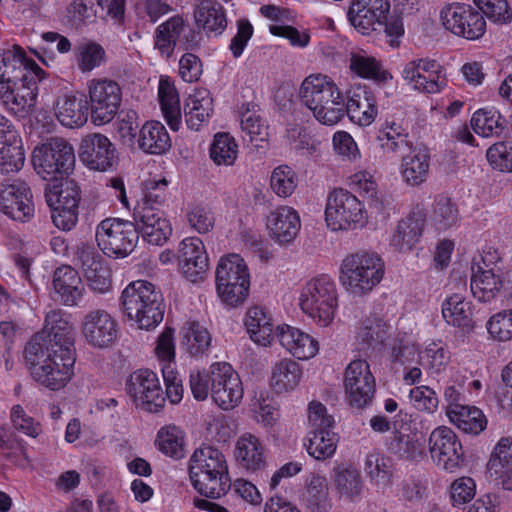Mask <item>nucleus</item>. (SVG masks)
<instances>
[{"mask_svg": "<svg viewBox=\"0 0 512 512\" xmlns=\"http://www.w3.org/2000/svg\"><path fill=\"white\" fill-rule=\"evenodd\" d=\"M344 92L334 77L323 72L306 75L299 87L298 98L301 104L321 125L329 126Z\"/></svg>", "mask_w": 512, "mask_h": 512, "instance_id": "0eeeda50", "label": "nucleus"}, {"mask_svg": "<svg viewBox=\"0 0 512 512\" xmlns=\"http://www.w3.org/2000/svg\"><path fill=\"white\" fill-rule=\"evenodd\" d=\"M476 307L471 299L463 293L448 295L441 304L444 322L462 331H471L475 327Z\"/></svg>", "mask_w": 512, "mask_h": 512, "instance_id": "f704fd0d", "label": "nucleus"}, {"mask_svg": "<svg viewBox=\"0 0 512 512\" xmlns=\"http://www.w3.org/2000/svg\"><path fill=\"white\" fill-rule=\"evenodd\" d=\"M104 47L93 40H83L74 48V61L81 73H90L106 62Z\"/></svg>", "mask_w": 512, "mask_h": 512, "instance_id": "e2e57ef3", "label": "nucleus"}, {"mask_svg": "<svg viewBox=\"0 0 512 512\" xmlns=\"http://www.w3.org/2000/svg\"><path fill=\"white\" fill-rule=\"evenodd\" d=\"M236 464L248 473H255L265 467V447L260 438L250 432L238 436L234 444Z\"/></svg>", "mask_w": 512, "mask_h": 512, "instance_id": "58836bf2", "label": "nucleus"}, {"mask_svg": "<svg viewBox=\"0 0 512 512\" xmlns=\"http://www.w3.org/2000/svg\"><path fill=\"white\" fill-rule=\"evenodd\" d=\"M50 110L54 119L64 128L79 129L88 122V101L69 87H63L55 93Z\"/></svg>", "mask_w": 512, "mask_h": 512, "instance_id": "4be33fe9", "label": "nucleus"}, {"mask_svg": "<svg viewBox=\"0 0 512 512\" xmlns=\"http://www.w3.org/2000/svg\"><path fill=\"white\" fill-rule=\"evenodd\" d=\"M400 77L410 90L423 94L440 93L447 85L446 70L437 60L422 57L405 62Z\"/></svg>", "mask_w": 512, "mask_h": 512, "instance_id": "2eb2a0df", "label": "nucleus"}, {"mask_svg": "<svg viewBox=\"0 0 512 512\" xmlns=\"http://www.w3.org/2000/svg\"><path fill=\"white\" fill-rule=\"evenodd\" d=\"M338 443L339 437L332 429L308 430L303 446L313 459L326 461L334 457Z\"/></svg>", "mask_w": 512, "mask_h": 512, "instance_id": "603ef678", "label": "nucleus"}, {"mask_svg": "<svg viewBox=\"0 0 512 512\" xmlns=\"http://www.w3.org/2000/svg\"><path fill=\"white\" fill-rule=\"evenodd\" d=\"M185 29L182 17L174 16L161 23L154 33V48L163 58H169L176 47L177 41Z\"/></svg>", "mask_w": 512, "mask_h": 512, "instance_id": "052dcab7", "label": "nucleus"}, {"mask_svg": "<svg viewBox=\"0 0 512 512\" xmlns=\"http://www.w3.org/2000/svg\"><path fill=\"white\" fill-rule=\"evenodd\" d=\"M82 273L87 286L95 293L106 294L112 290V275L107 263L94 252L81 256Z\"/></svg>", "mask_w": 512, "mask_h": 512, "instance_id": "a18cd8bd", "label": "nucleus"}, {"mask_svg": "<svg viewBox=\"0 0 512 512\" xmlns=\"http://www.w3.org/2000/svg\"><path fill=\"white\" fill-rule=\"evenodd\" d=\"M439 22L445 31L469 41L479 40L486 33L484 17L465 3L444 4L439 10Z\"/></svg>", "mask_w": 512, "mask_h": 512, "instance_id": "4468645a", "label": "nucleus"}, {"mask_svg": "<svg viewBox=\"0 0 512 512\" xmlns=\"http://www.w3.org/2000/svg\"><path fill=\"white\" fill-rule=\"evenodd\" d=\"M385 265L379 255L369 251L347 254L339 266V282L353 297H364L382 281Z\"/></svg>", "mask_w": 512, "mask_h": 512, "instance_id": "6e6552de", "label": "nucleus"}, {"mask_svg": "<svg viewBox=\"0 0 512 512\" xmlns=\"http://www.w3.org/2000/svg\"><path fill=\"white\" fill-rule=\"evenodd\" d=\"M33 75L37 79H46L47 73L31 58H28L24 49L13 45L0 50V82L14 80L22 75Z\"/></svg>", "mask_w": 512, "mask_h": 512, "instance_id": "2f4dec72", "label": "nucleus"}, {"mask_svg": "<svg viewBox=\"0 0 512 512\" xmlns=\"http://www.w3.org/2000/svg\"><path fill=\"white\" fill-rule=\"evenodd\" d=\"M262 223L269 239L280 246L292 244L302 227L299 212L286 204L268 210L262 218Z\"/></svg>", "mask_w": 512, "mask_h": 512, "instance_id": "412c9836", "label": "nucleus"}, {"mask_svg": "<svg viewBox=\"0 0 512 512\" xmlns=\"http://www.w3.org/2000/svg\"><path fill=\"white\" fill-rule=\"evenodd\" d=\"M88 106L91 121L96 126L110 123L117 115L122 90L119 84L108 78H93L87 82Z\"/></svg>", "mask_w": 512, "mask_h": 512, "instance_id": "dca6fc26", "label": "nucleus"}, {"mask_svg": "<svg viewBox=\"0 0 512 512\" xmlns=\"http://www.w3.org/2000/svg\"><path fill=\"white\" fill-rule=\"evenodd\" d=\"M328 127L341 123L345 117L360 129L372 126L380 114L378 99L371 89L360 86L343 94Z\"/></svg>", "mask_w": 512, "mask_h": 512, "instance_id": "9d476101", "label": "nucleus"}, {"mask_svg": "<svg viewBox=\"0 0 512 512\" xmlns=\"http://www.w3.org/2000/svg\"><path fill=\"white\" fill-rule=\"evenodd\" d=\"M425 225V209L418 204L399 221L391 238V245L401 252L412 250L419 242Z\"/></svg>", "mask_w": 512, "mask_h": 512, "instance_id": "72a5a7b5", "label": "nucleus"}, {"mask_svg": "<svg viewBox=\"0 0 512 512\" xmlns=\"http://www.w3.org/2000/svg\"><path fill=\"white\" fill-rule=\"evenodd\" d=\"M188 471L193 488L206 498L219 499L229 491L228 463L218 448L203 445L195 449L188 462Z\"/></svg>", "mask_w": 512, "mask_h": 512, "instance_id": "7ed1b4c3", "label": "nucleus"}, {"mask_svg": "<svg viewBox=\"0 0 512 512\" xmlns=\"http://www.w3.org/2000/svg\"><path fill=\"white\" fill-rule=\"evenodd\" d=\"M157 100L161 114L172 131L182 127V112L179 92L175 82L168 76H160L157 88Z\"/></svg>", "mask_w": 512, "mask_h": 512, "instance_id": "79ce46f5", "label": "nucleus"}, {"mask_svg": "<svg viewBox=\"0 0 512 512\" xmlns=\"http://www.w3.org/2000/svg\"><path fill=\"white\" fill-rule=\"evenodd\" d=\"M483 264L472 267L470 289L476 300L491 303L501 296L504 297V281L493 269Z\"/></svg>", "mask_w": 512, "mask_h": 512, "instance_id": "ea45409f", "label": "nucleus"}, {"mask_svg": "<svg viewBox=\"0 0 512 512\" xmlns=\"http://www.w3.org/2000/svg\"><path fill=\"white\" fill-rule=\"evenodd\" d=\"M364 471L372 485L385 489L391 485L393 477L392 459L378 451H371L365 455Z\"/></svg>", "mask_w": 512, "mask_h": 512, "instance_id": "13d9d810", "label": "nucleus"}, {"mask_svg": "<svg viewBox=\"0 0 512 512\" xmlns=\"http://www.w3.org/2000/svg\"><path fill=\"white\" fill-rule=\"evenodd\" d=\"M121 309L130 326L139 330L155 329L163 320L162 295L146 280L129 283L122 291Z\"/></svg>", "mask_w": 512, "mask_h": 512, "instance_id": "39448f33", "label": "nucleus"}, {"mask_svg": "<svg viewBox=\"0 0 512 512\" xmlns=\"http://www.w3.org/2000/svg\"><path fill=\"white\" fill-rule=\"evenodd\" d=\"M99 249L107 256L125 258L138 244V231L132 221L106 218L95 229Z\"/></svg>", "mask_w": 512, "mask_h": 512, "instance_id": "ddd939ff", "label": "nucleus"}, {"mask_svg": "<svg viewBox=\"0 0 512 512\" xmlns=\"http://www.w3.org/2000/svg\"><path fill=\"white\" fill-rule=\"evenodd\" d=\"M177 261L180 273L188 281H203L209 269V256L202 239L196 236L182 239L177 248Z\"/></svg>", "mask_w": 512, "mask_h": 512, "instance_id": "5701e85b", "label": "nucleus"}, {"mask_svg": "<svg viewBox=\"0 0 512 512\" xmlns=\"http://www.w3.org/2000/svg\"><path fill=\"white\" fill-rule=\"evenodd\" d=\"M190 389L197 401L209 396L224 411L238 407L244 397V387L239 374L227 362L212 363L207 370L190 374Z\"/></svg>", "mask_w": 512, "mask_h": 512, "instance_id": "f03ea898", "label": "nucleus"}, {"mask_svg": "<svg viewBox=\"0 0 512 512\" xmlns=\"http://www.w3.org/2000/svg\"><path fill=\"white\" fill-rule=\"evenodd\" d=\"M512 466V437H500L493 446L488 461L486 471L491 478L495 477L505 469Z\"/></svg>", "mask_w": 512, "mask_h": 512, "instance_id": "774afa93", "label": "nucleus"}, {"mask_svg": "<svg viewBox=\"0 0 512 512\" xmlns=\"http://www.w3.org/2000/svg\"><path fill=\"white\" fill-rule=\"evenodd\" d=\"M82 334L92 347L108 348L118 337V324L109 312L102 309L92 310L83 319Z\"/></svg>", "mask_w": 512, "mask_h": 512, "instance_id": "c756f323", "label": "nucleus"}, {"mask_svg": "<svg viewBox=\"0 0 512 512\" xmlns=\"http://www.w3.org/2000/svg\"><path fill=\"white\" fill-rule=\"evenodd\" d=\"M41 342L47 346L69 345L73 347L72 325L66 315L60 310L50 311L45 318V324L41 332Z\"/></svg>", "mask_w": 512, "mask_h": 512, "instance_id": "8fccbe9b", "label": "nucleus"}, {"mask_svg": "<svg viewBox=\"0 0 512 512\" xmlns=\"http://www.w3.org/2000/svg\"><path fill=\"white\" fill-rule=\"evenodd\" d=\"M446 416L450 423L467 434L479 435L487 427L484 412L472 405H453L446 407Z\"/></svg>", "mask_w": 512, "mask_h": 512, "instance_id": "de8ad7c7", "label": "nucleus"}, {"mask_svg": "<svg viewBox=\"0 0 512 512\" xmlns=\"http://www.w3.org/2000/svg\"><path fill=\"white\" fill-rule=\"evenodd\" d=\"M302 499L312 511H327L330 507V502L326 477L320 473H310L305 480Z\"/></svg>", "mask_w": 512, "mask_h": 512, "instance_id": "680f3d73", "label": "nucleus"}, {"mask_svg": "<svg viewBox=\"0 0 512 512\" xmlns=\"http://www.w3.org/2000/svg\"><path fill=\"white\" fill-rule=\"evenodd\" d=\"M432 463L441 471L458 472L465 464L463 446L456 433L447 426L434 428L428 438Z\"/></svg>", "mask_w": 512, "mask_h": 512, "instance_id": "f3484780", "label": "nucleus"}, {"mask_svg": "<svg viewBox=\"0 0 512 512\" xmlns=\"http://www.w3.org/2000/svg\"><path fill=\"white\" fill-rule=\"evenodd\" d=\"M154 446L166 457L175 460L182 459L187 448L186 433L180 426L166 424L157 431Z\"/></svg>", "mask_w": 512, "mask_h": 512, "instance_id": "3c124183", "label": "nucleus"}, {"mask_svg": "<svg viewBox=\"0 0 512 512\" xmlns=\"http://www.w3.org/2000/svg\"><path fill=\"white\" fill-rule=\"evenodd\" d=\"M450 352L439 340H430L424 343L418 353V362L428 374H440L448 366Z\"/></svg>", "mask_w": 512, "mask_h": 512, "instance_id": "69168bd1", "label": "nucleus"}, {"mask_svg": "<svg viewBox=\"0 0 512 512\" xmlns=\"http://www.w3.org/2000/svg\"><path fill=\"white\" fill-rule=\"evenodd\" d=\"M276 339L295 361H309L320 351V343L315 336L286 323H280L277 326Z\"/></svg>", "mask_w": 512, "mask_h": 512, "instance_id": "bb28decb", "label": "nucleus"}, {"mask_svg": "<svg viewBox=\"0 0 512 512\" xmlns=\"http://www.w3.org/2000/svg\"><path fill=\"white\" fill-rule=\"evenodd\" d=\"M197 27L207 35H220L227 26L224 8L212 0H203L194 11Z\"/></svg>", "mask_w": 512, "mask_h": 512, "instance_id": "5fc2aeb1", "label": "nucleus"}, {"mask_svg": "<svg viewBox=\"0 0 512 512\" xmlns=\"http://www.w3.org/2000/svg\"><path fill=\"white\" fill-rule=\"evenodd\" d=\"M323 217L329 232L348 234L362 230L369 214L365 203L352 191L334 188L327 194Z\"/></svg>", "mask_w": 512, "mask_h": 512, "instance_id": "1a4fd4ad", "label": "nucleus"}, {"mask_svg": "<svg viewBox=\"0 0 512 512\" xmlns=\"http://www.w3.org/2000/svg\"><path fill=\"white\" fill-rule=\"evenodd\" d=\"M172 146L170 135L158 120L146 121L139 130L136 149L151 155H162Z\"/></svg>", "mask_w": 512, "mask_h": 512, "instance_id": "49530a36", "label": "nucleus"}, {"mask_svg": "<svg viewBox=\"0 0 512 512\" xmlns=\"http://www.w3.org/2000/svg\"><path fill=\"white\" fill-rule=\"evenodd\" d=\"M407 136L408 133L401 121L386 118L379 126L376 140L384 152L396 153L406 142Z\"/></svg>", "mask_w": 512, "mask_h": 512, "instance_id": "338daca9", "label": "nucleus"}, {"mask_svg": "<svg viewBox=\"0 0 512 512\" xmlns=\"http://www.w3.org/2000/svg\"><path fill=\"white\" fill-rule=\"evenodd\" d=\"M79 156L89 169L101 172L112 169L118 158L114 144L100 133L88 134L82 139Z\"/></svg>", "mask_w": 512, "mask_h": 512, "instance_id": "cd10ccee", "label": "nucleus"}, {"mask_svg": "<svg viewBox=\"0 0 512 512\" xmlns=\"http://www.w3.org/2000/svg\"><path fill=\"white\" fill-rule=\"evenodd\" d=\"M304 378L302 366L292 358H282L271 366L269 387L276 395H290L299 389Z\"/></svg>", "mask_w": 512, "mask_h": 512, "instance_id": "c9c22d12", "label": "nucleus"}, {"mask_svg": "<svg viewBox=\"0 0 512 512\" xmlns=\"http://www.w3.org/2000/svg\"><path fill=\"white\" fill-rule=\"evenodd\" d=\"M53 288L59 300L69 306L76 305L85 290L78 272L70 266H62L56 269L53 277Z\"/></svg>", "mask_w": 512, "mask_h": 512, "instance_id": "09e8293b", "label": "nucleus"}, {"mask_svg": "<svg viewBox=\"0 0 512 512\" xmlns=\"http://www.w3.org/2000/svg\"><path fill=\"white\" fill-rule=\"evenodd\" d=\"M33 75H22L18 79L0 82V100L8 112L19 118L27 117L35 108L39 88Z\"/></svg>", "mask_w": 512, "mask_h": 512, "instance_id": "a211bd4d", "label": "nucleus"}, {"mask_svg": "<svg viewBox=\"0 0 512 512\" xmlns=\"http://www.w3.org/2000/svg\"><path fill=\"white\" fill-rule=\"evenodd\" d=\"M214 114V99L206 88L194 89L184 101V118L189 130L198 132Z\"/></svg>", "mask_w": 512, "mask_h": 512, "instance_id": "e433bc0d", "label": "nucleus"}, {"mask_svg": "<svg viewBox=\"0 0 512 512\" xmlns=\"http://www.w3.org/2000/svg\"><path fill=\"white\" fill-rule=\"evenodd\" d=\"M125 389L134 405L148 413H158L165 405V396L157 374L148 369L132 372Z\"/></svg>", "mask_w": 512, "mask_h": 512, "instance_id": "6ab92c4d", "label": "nucleus"}, {"mask_svg": "<svg viewBox=\"0 0 512 512\" xmlns=\"http://www.w3.org/2000/svg\"><path fill=\"white\" fill-rule=\"evenodd\" d=\"M243 325L249 339L255 345L266 348L276 339L279 324L275 323L273 315L266 308L253 305L246 310Z\"/></svg>", "mask_w": 512, "mask_h": 512, "instance_id": "473e14b6", "label": "nucleus"}, {"mask_svg": "<svg viewBox=\"0 0 512 512\" xmlns=\"http://www.w3.org/2000/svg\"><path fill=\"white\" fill-rule=\"evenodd\" d=\"M45 190L54 225L64 231L71 230L78 220L79 187L65 177L52 179Z\"/></svg>", "mask_w": 512, "mask_h": 512, "instance_id": "9b49d317", "label": "nucleus"}, {"mask_svg": "<svg viewBox=\"0 0 512 512\" xmlns=\"http://www.w3.org/2000/svg\"><path fill=\"white\" fill-rule=\"evenodd\" d=\"M0 211L16 221L30 220L35 207L28 185L22 181L0 184Z\"/></svg>", "mask_w": 512, "mask_h": 512, "instance_id": "393cba45", "label": "nucleus"}, {"mask_svg": "<svg viewBox=\"0 0 512 512\" xmlns=\"http://www.w3.org/2000/svg\"><path fill=\"white\" fill-rule=\"evenodd\" d=\"M349 69L357 77L373 81L382 87L389 86L394 79L392 72L380 59L363 50L350 54Z\"/></svg>", "mask_w": 512, "mask_h": 512, "instance_id": "a19ab883", "label": "nucleus"}, {"mask_svg": "<svg viewBox=\"0 0 512 512\" xmlns=\"http://www.w3.org/2000/svg\"><path fill=\"white\" fill-rule=\"evenodd\" d=\"M24 162L22 139L12 122L0 114V172H18Z\"/></svg>", "mask_w": 512, "mask_h": 512, "instance_id": "7c9ffc66", "label": "nucleus"}, {"mask_svg": "<svg viewBox=\"0 0 512 512\" xmlns=\"http://www.w3.org/2000/svg\"><path fill=\"white\" fill-rule=\"evenodd\" d=\"M240 127L249 141L256 147H263L269 138V127L256 106L249 104L242 107Z\"/></svg>", "mask_w": 512, "mask_h": 512, "instance_id": "bf43d9fd", "label": "nucleus"}, {"mask_svg": "<svg viewBox=\"0 0 512 512\" xmlns=\"http://www.w3.org/2000/svg\"><path fill=\"white\" fill-rule=\"evenodd\" d=\"M171 178L167 175H150L141 183V194L134 207H160L168 197Z\"/></svg>", "mask_w": 512, "mask_h": 512, "instance_id": "4d7b16f0", "label": "nucleus"}, {"mask_svg": "<svg viewBox=\"0 0 512 512\" xmlns=\"http://www.w3.org/2000/svg\"><path fill=\"white\" fill-rule=\"evenodd\" d=\"M343 386L349 406L363 409L369 406L376 390L375 377L366 360L351 361L344 371Z\"/></svg>", "mask_w": 512, "mask_h": 512, "instance_id": "aec40b11", "label": "nucleus"}, {"mask_svg": "<svg viewBox=\"0 0 512 512\" xmlns=\"http://www.w3.org/2000/svg\"><path fill=\"white\" fill-rule=\"evenodd\" d=\"M389 451L398 459L418 461L424 453L423 436L416 424L405 419L393 422V438L388 445Z\"/></svg>", "mask_w": 512, "mask_h": 512, "instance_id": "c85d7f7f", "label": "nucleus"}, {"mask_svg": "<svg viewBox=\"0 0 512 512\" xmlns=\"http://www.w3.org/2000/svg\"><path fill=\"white\" fill-rule=\"evenodd\" d=\"M252 275L247 261L235 252L221 255L215 266V292L226 307L237 308L250 295Z\"/></svg>", "mask_w": 512, "mask_h": 512, "instance_id": "423d86ee", "label": "nucleus"}, {"mask_svg": "<svg viewBox=\"0 0 512 512\" xmlns=\"http://www.w3.org/2000/svg\"><path fill=\"white\" fill-rule=\"evenodd\" d=\"M41 335H34L24 350L32 379L50 391L63 390L75 375L76 354L69 345L47 346Z\"/></svg>", "mask_w": 512, "mask_h": 512, "instance_id": "f257e3e1", "label": "nucleus"}, {"mask_svg": "<svg viewBox=\"0 0 512 512\" xmlns=\"http://www.w3.org/2000/svg\"><path fill=\"white\" fill-rule=\"evenodd\" d=\"M331 480L333 489L340 498L354 500L363 492L364 484L360 470L352 462H335Z\"/></svg>", "mask_w": 512, "mask_h": 512, "instance_id": "c03bdc74", "label": "nucleus"}, {"mask_svg": "<svg viewBox=\"0 0 512 512\" xmlns=\"http://www.w3.org/2000/svg\"><path fill=\"white\" fill-rule=\"evenodd\" d=\"M394 328L392 318L371 313L365 317L358 327V338L369 346L383 344Z\"/></svg>", "mask_w": 512, "mask_h": 512, "instance_id": "6e6d98bb", "label": "nucleus"}, {"mask_svg": "<svg viewBox=\"0 0 512 512\" xmlns=\"http://www.w3.org/2000/svg\"><path fill=\"white\" fill-rule=\"evenodd\" d=\"M240 146L236 138L228 132L213 135L208 147L210 161L217 167H232L236 164Z\"/></svg>", "mask_w": 512, "mask_h": 512, "instance_id": "864d4df0", "label": "nucleus"}, {"mask_svg": "<svg viewBox=\"0 0 512 512\" xmlns=\"http://www.w3.org/2000/svg\"><path fill=\"white\" fill-rule=\"evenodd\" d=\"M470 125L478 136L488 138L499 135L504 129L505 121L498 109L487 106L472 114Z\"/></svg>", "mask_w": 512, "mask_h": 512, "instance_id": "0e129e2a", "label": "nucleus"}, {"mask_svg": "<svg viewBox=\"0 0 512 512\" xmlns=\"http://www.w3.org/2000/svg\"><path fill=\"white\" fill-rule=\"evenodd\" d=\"M431 154L425 147H414L403 155L398 167L402 182L412 188L424 184L430 175Z\"/></svg>", "mask_w": 512, "mask_h": 512, "instance_id": "4c0bfd02", "label": "nucleus"}, {"mask_svg": "<svg viewBox=\"0 0 512 512\" xmlns=\"http://www.w3.org/2000/svg\"><path fill=\"white\" fill-rule=\"evenodd\" d=\"M133 219L138 236L150 245L161 246L172 235V224L159 207H133Z\"/></svg>", "mask_w": 512, "mask_h": 512, "instance_id": "b1692460", "label": "nucleus"}, {"mask_svg": "<svg viewBox=\"0 0 512 512\" xmlns=\"http://www.w3.org/2000/svg\"><path fill=\"white\" fill-rule=\"evenodd\" d=\"M390 8L389 0H352L347 17L359 33L368 35L383 26Z\"/></svg>", "mask_w": 512, "mask_h": 512, "instance_id": "a878e982", "label": "nucleus"}, {"mask_svg": "<svg viewBox=\"0 0 512 512\" xmlns=\"http://www.w3.org/2000/svg\"><path fill=\"white\" fill-rule=\"evenodd\" d=\"M74 163V149L63 138H51L36 146L32 152L33 167L44 180L68 175Z\"/></svg>", "mask_w": 512, "mask_h": 512, "instance_id": "f8f14e48", "label": "nucleus"}, {"mask_svg": "<svg viewBox=\"0 0 512 512\" xmlns=\"http://www.w3.org/2000/svg\"><path fill=\"white\" fill-rule=\"evenodd\" d=\"M180 350L190 358L200 359L209 354L212 336L207 327L196 321L183 324L179 332Z\"/></svg>", "mask_w": 512, "mask_h": 512, "instance_id": "37998d69", "label": "nucleus"}, {"mask_svg": "<svg viewBox=\"0 0 512 512\" xmlns=\"http://www.w3.org/2000/svg\"><path fill=\"white\" fill-rule=\"evenodd\" d=\"M297 304L313 326L332 327L339 310V292L333 277L323 273L308 279L299 289Z\"/></svg>", "mask_w": 512, "mask_h": 512, "instance_id": "20e7f679", "label": "nucleus"}]
</instances>
